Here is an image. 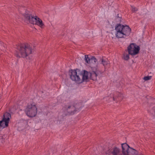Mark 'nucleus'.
Masks as SVG:
<instances>
[{
	"instance_id": "nucleus-16",
	"label": "nucleus",
	"mask_w": 155,
	"mask_h": 155,
	"mask_svg": "<svg viewBox=\"0 0 155 155\" xmlns=\"http://www.w3.org/2000/svg\"><path fill=\"white\" fill-rule=\"evenodd\" d=\"M101 63L104 66L107 65L109 63V62L107 61V59L102 58L101 59Z\"/></svg>"
},
{
	"instance_id": "nucleus-9",
	"label": "nucleus",
	"mask_w": 155,
	"mask_h": 155,
	"mask_svg": "<svg viewBox=\"0 0 155 155\" xmlns=\"http://www.w3.org/2000/svg\"><path fill=\"white\" fill-rule=\"evenodd\" d=\"M76 107V105L71 103L68 105H66L65 109L68 114H73L77 111V108Z\"/></svg>"
},
{
	"instance_id": "nucleus-4",
	"label": "nucleus",
	"mask_w": 155,
	"mask_h": 155,
	"mask_svg": "<svg viewBox=\"0 0 155 155\" xmlns=\"http://www.w3.org/2000/svg\"><path fill=\"white\" fill-rule=\"evenodd\" d=\"M122 152L123 155H143L138 154L136 150L130 147L126 143L122 144Z\"/></svg>"
},
{
	"instance_id": "nucleus-2",
	"label": "nucleus",
	"mask_w": 155,
	"mask_h": 155,
	"mask_svg": "<svg viewBox=\"0 0 155 155\" xmlns=\"http://www.w3.org/2000/svg\"><path fill=\"white\" fill-rule=\"evenodd\" d=\"M22 13L25 18V21L27 22H29L33 25H37L42 28H43L44 25L42 21L37 16H33L27 10H25V13Z\"/></svg>"
},
{
	"instance_id": "nucleus-19",
	"label": "nucleus",
	"mask_w": 155,
	"mask_h": 155,
	"mask_svg": "<svg viewBox=\"0 0 155 155\" xmlns=\"http://www.w3.org/2000/svg\"><path fill=\"white\" fill-rule=\"evenodd\" d=\"M151 76H147L144 77L143 79L145 81H147L150 80L151 79Z\"/></svg>"
},
{
	"instance_id": "nucleus-14",
	"label": "nucleus",
	"mask_w": 155,
	"mask_h": 155,
	"mask_svg": "<svg viewBox=\"0 0 155 155\" xmlns=\"http://www.w3.org/2000/svg\"><path fill=\"white\" fill-rule=\"evenodd\" d=\"M84 60L88 64H91V62L90 60H91V58H90L88 56V55H85Z\"/></svg>"
},
{
	"instance_id": "nucleus-3",
	"label": "nucleus",
	"mask_w": 155,
	"mask_h": 155,
	"mask_svg": "<svg viewBox=\"0 0 155 155\" xmlns=\"http://www.w3.org/2000/svg\"><path fill=\"white\" fill-rule=\"evenodd\" d=\"M115 30L117 32L116 37L117 38H125L129 36L131 31V29L128 26H124L119 24L116 26Z\"/></svg>"
},
{
	"instance_id": "nucleus-10",
	"label": "nucleus",
	"mask_w": 155,
	"mask_h": 155,
	"mask_svg": "<svg viewBox=\"0 0 155 155\" xmlns=\"http://www.w3.org/2000/svg\"><path fill=\"white\" fill-rule=\"evenodd\" d=\"M82 77L81 78V83L84 81H87V80L90 78V72H88L86 70H84L81 73Z\"/></svg>"
},
{
	"instance_id": "nucleus-17",
	"label": "nucleus",
	"mask_w": 155,
	"mask_h": 155,
	"mask_svg": "<svg viewBox=\"0 0 155 155\" xmlns=\"http://www.w3.org/2000/svg\"><path fill=\"white\" fill-rule=\"evenodd\" d=\"M91 63H95L97 60L94 57L91 58V60H90Z\"/></svg>"
},
{
	"instance_id": "nucleus-6",
	"label": "nucleus",
	"mask_w": 155,
	"mask_h": 155,
	"mask_svg": "<svg viewBox=\"0 0 155 155\" xmlns=\"http://www.w3.org/2000/svg\"><path fill=\"white\" fill-rule=\"evenodd\" d=\"M71 74H70L71 79L74 81L78 84L81 83V78L82 75L81 72L78 69L75 70H71Z\"/></svg>"
},
{
	"instance_id": "nucleus-21",
	"label": "nucleus",
	"mask_w": 155,
	"mask_h": 155,
	"mask_svg": "<svg viewBox=\"0 0 155 155\" xmlns=\"http://www.w3.org/2000/svg\"><path fill=\"white\" fill-rule=\"evenodd\" d=\"M121 17L116 18V21L117 22L120 23L121 21Z\"/></svg>"
},
{
	"instance_id": "nucleus-13",
	"label": "nucleus",
	"mask_w": 155,
	"mask_h": 155,
	"mask_svg": "<svg viewBox=\"0 0 155 155\" xmlns=\"http://www.w3.org/2000/svg\"><path fill=\"white\" fill-rule=\"evenodd\" d=\"M120 152V149L117 147H115L112 149L111 153L113 155H118Z\"/></svg>"
},
{
	"instance_id": "nucleus-7",
	"label": "nucleus",
	"mask_w": 155,
	"mask_h": 155,
	"mask_svg": "<svg viewBox=\"0 0 155 155\" xmlns=\"http://www.w3.org/2000/svg\"><path fill=\"white\" fill-rule=\"evenodd\" d=\"M123 98V95L121 94L118 92H113L110 93L109 95L105 98L106 100L108 101L116 102L121 100Z\"/></svg>"
},
{
	"instance_id": "nucleus-18",
	"label": "nucleus",
	"mask_w": 155,
	"mask_h": 155,
	"mask_svg": "<svg viewBox=\"0 0 155 155\" xmlns=\"http://www.w3.org/2000/svg\"><path fill=\"white\" fill-rule=\"evenodd\" d=\"M131 10L133 12H134L138 10V9L134 6H131Z\"/></svg>"
},
{
	"instance_id": "nucleus-15",
	"label": "nucleus",
	"mask_w": 155,
	"mask_h": 155,
	"mask_svg": "<svg viewBox=\"0 0 155 155\" xmlns=\"http://www.w3.org/2000/svg\"><path fill=\"white\" fill-rule=\"evenodd\" d=\"M129 54H127L126 53H124L123 54V58L124 60H126V61H127V60H128L129 59Z\"/></svg>"
},
{
	"instance_id": "nucleus-12",
	"label": "nucleus",
	"mask_w": 155,
	"mask_h": 155,
	"mask_svg": "<svg viewBox=\"0 0 155 155\" xmlns=\"http://www.w3.org/2000/svg\"><path fill=\"white\" fill-rule=\"evenodd\" d=\"M11 118V116L10 113L6 112L3 115V119L9 122L10 119Z\"/></svg>"
},
{
	"instance_id": "nucleus-20",
	"label": "nucleus",
	"mask_w": 155,
	"mask_h": 155,
	"mask_svg": "<svg viewBox=\"0 0 155 155\" xmlns=\"http://www.w3.org/2000/svg\"><path fill=\"white\" fill-rule=\"evenodd\" d=\"M5 135L0 136V139L2 140H1L2 143L5 142Z\"/></svg>"
},
{
	"instance_id": "nucleus-1",
	"label": "nucleus",
	"mask_w": 155,
	"mask_h": 155,
	"mask_svg": "<svg viewBox=\"0 0 155 155\" xmlns=\"http://www.w3.org/2000/svg\"><path fill=\"white\" fill-rule=\"evenodd\" d=\"M16 49L19 51V53H16L17 57L25 58L32 54V48L28 43L21 44L16 45Z\"/></svg>"
},
{
	"instance_id": "nucleus-8",
	"label": "nucleus",
	"mask_w": 155,
	"mask_h": 155,
	"mask_svg": "<svg viewBox=\"0 0 155 155\" xmlns=\"http://www.w3.org/2000/svg\"><path fill=\"white\" fill-rule=\"evenodd\" d=\"M140 50V47L134 43L131 44L127 48L129 54L132 55H134L138 53Z\"/></svg>"
},
{
	"instance_id": "nucleus-22",
	"label": "nucleus",
	"mask_w": 155,
	"mask_h": 155,
	"mask_svg": "<svg viewBox=\"0 0 155 155\" xmlns=\"http://www.w3.org/2000/svg\"><path fill=\"white\" fill-rule=\"evenodd\" d=\"M119 17H121L120 16V15H119V14H118L116 16V18H119Z\"/></svg>"
},
{
	"instance_id": "nucleus-11",
	"label": "nucleus",
	"mask_w": 155,
	"mask_h": 155,
	"mask_svg": "<svg viewBox=\"0 0 155 155\" xmlns=\"http://www.w3.org/2000/svg\"><path fill=\"white\" fill-rule=\"evenodd\" d=\"M97 76V75L96 72L94 71H92L91 72H90V78L91 79L94 81L96 80Z\"/></svg>"
},
{
	"instance_id": "nucleus-5",
	"label": "nucleus",
	"mask_w": 155,
	"mask_h": 155,
	"mask_svg": "<svg viewBox=\"0 0 155 155\" xmlns=\"http://www.w3.org/2000/svg\"><path fill=\"white\" fill-rule=\"evenodd\" d=\"M37 109L35 104L28 105L25 110V112L28 116L30 117L35 116L37 113Z\"/></svg>"
}]
</instances>
